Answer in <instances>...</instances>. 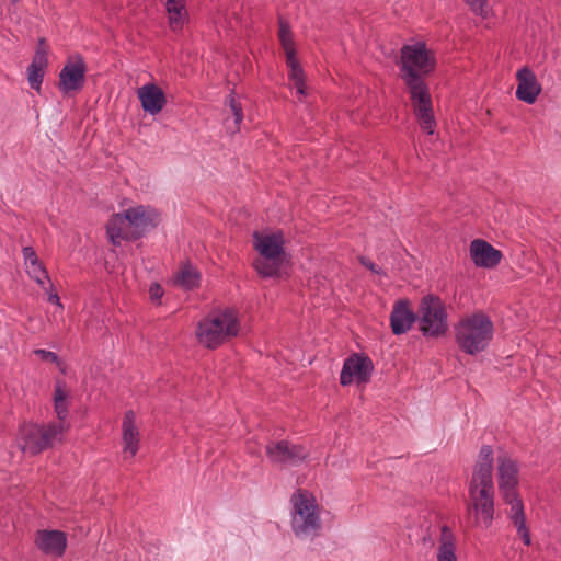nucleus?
<instances>
[{
    "label": "nucleus",
    "instance_id": "f257e3e1",
    "mask_svg": "<svg viewBox=\"0 0 561 561\" xmlns=\"http://www.w3.org/2000/svg\"><path fill=\"white\" fill-rule=\"evenodd\" d=\"M493 449L483 445L480 449L469 485L467 520L472 526L489 527L494 515Z\"/></svg>",
    "mask_w": 561,
    "mask_h": 561
},
{
    "label": "nucleus",
    "instance_id": "f03ea898",
    "mask_svg": "<svg viewBox=\"0 0 561 561\" xmlns=\"http://www.w3.org/2000/svg\"><path fill=\"white\" fill-rule=\"evenodd\" d=\"M499 490L506 504L511 505L508 517L517 529L526 546L531 543L530 534L526 526V516L522 500L518 499L516 486L518 484V469L512 459L499 457Z\"/></svg>",
    "mask_w": 561,
    "mask_h": 561
},
{
    "label": "nucleus",
    "instance_id": "7ed1b4c3",
    "mask_svg": "<svg viewBox=\"0 0 561 561\" xmlns=\"http://www.w3.org/2000/svg\"><path fill=\"white\" fill-rule=\"evenodd\" d=\"M493 335V322L483 311L463 316L455 325V341L459 350L468 355L484 352Z\"/></svg>",
    "mask_w": 561,
    "mask_h": 561
},
{
    "label": "nucleus",
    "instance_id": "20e7f679",
    "mask_svg": "<svg viewBox=\"0 0 561 561\" xmlns=\"http://www.w3.org/2000/svg\"><path fill=\"white\" fill-rule=\"evenodd\" d=\"M153 215V211L141 205L112 215L106 224V233L111 242L118 245L121 240L134 241L141 238L156 227Z\"/></svg>",
    "mask_w": 561,
    "mask_h": 561
},
{
    "label": "nucleus",
    "instance_id": "39448f33",
    "mask_svg": "<svg viewBox=\"0 0 561 561\" xmlns=\"http://www.w3.org/2000/svg\"><path fill=\"white\" fill-rule=\"evenodd\" d=\"M285 239L282 231L262 234L253 233V248L260 256L254 260L253 267L263 278L279 277L280 268L286 261Z\"/></svg>",
    "mask_w": 561,
    "mask_h": 561
},
{
    "label": "nucleus",
    "instance_id": "423d86ee",
    "mask_svg": "<svg viewBox=\"0 0 561 561\" xmlns=\"http://www.w3.org/2000/svg\"><path fill=\"white\" fill-rule=\"evenodd\" d=\"M240 324L238 312L233 308H226L203 319L197 327L198 341L208 348H216L225 341L237 336Z\"/></svg>",
    "mask_w": 561,
    "mask_h": 561
},
{
    "label": "nucleus",
    "instance_id": "0eeeda50",
    "mask_svg": "<svg viewBox=\"0 0 561 561\" xmlns=\"http://www.w3.org/2000/svg\"><path fill=\"white\" fill-rule=\"evenodd\" d=\"M293 504L291 527L296 536H314L321 529L318 505L306 490H297L290 499Z\"/></svg>",
    "mask_w": 561,
    "mask_h": 561
},
{
    "label": "nucleus",
    "instance_id": "6e6552de",
    "mask_svg": "<svg viewBox=\"0 0 561 561\" xmlns=\"http://www.w3.org/2000/svg\"><path fill=\"white\" fill-rule=\"evenodd\" d=\"M399 67L401 79H426L436 68V57L425 43L403 45Z\"/></svg>",
    "mask_w": 561,
    "mask_h": 561
},
{
    "label": "nucleus",
    "instance_id": "1a4fd4ad",
    "mask_svg": "<svg viewBox=\"0 0 561 561\" xmlns=\"http://www.w3.org/2000/svg\"><path fill=\"white\" fill-rule=\"evenodd\" d=\"M417 320L419 329L426 337H440L448 330L445 305L439 297L432 294L421 299Z\"/></svg>",
    "mask_w": 561,
    "mask_h": 561
},
{
    "label": "nucleus",
    "instance_id": "9d476101",
    "mask_svg": "<svg viewBox=\"0 0 561 561\" xmlns=\"http://www.w3.org/2000/svg\"><path fill=\"white\" fill-rule=\"evenodd\" d=\"M66 431L61 423H49L46 426L37 424H23L20 427V437L23 440L24 453L37 455L54 445L59 435Z\"/></svg>",
    "mask_w": 561,
    "mask_h": 561
},
{
    "label": "nucleus",
    "instance_id": "9b49d317",
    "mask_svg": "<svg viewBox=\"0 0 561 561\" xmlns=\"http://www.w3.org/2000/svg\"><path fill=\"white\" fill-rule=\"evenodd\" d=\"M411 96L414 114L421 128L427 134H434L436 121L432 107V98L425 79H402Z\"/></svg>",
    "mask_w": 561,
    "mask_h": 561
},
{
    "label": "nucleus",
    "instance_id": "f8f14e48",
    "mask_svg": "<svg viewBox=\"0 0 561 561\" xmlns=\"http://www.w3.org/2000/svg\"><path fill=\"white\" fill-rule=\"evenodd\" d=\"M87 64L80 55L70 57L58 76V89L64 95L80 92L85 84Z\"/></svg>",
    "mask_w": 561,
    "mask_h": 561
},
{
    "label": "nucleus",
    "instance_id": "ddd939ff",
    "mask_svg": "<svg viewBox=\"0 0 561 561\" xmlns=\"http://www.w3.org/2000/svg\"><path fill=\"white\" fill-rule=\"evenodd\" d=\"M308 455V450L302 445L288 440L271 442L266 446V456L270 461L280 467L298 466Z\"/></svg>",
    "mask_w": 561,
    "mask_h": 561
},
{
    "label": "nucleus",
    "instance_id": "4468645a",
    "mask_svg": "<svg viewBox=\"0 0 561 561\" xmlns=\"http://www.w3.org/2000/svg\"><path fill=\"white\" fill-rule=\"evenodd\" d=\"M374 365L368 356L353 354L347 357L343 364L340 375L342 386H348L354 380L359 383H367L370 380Z\"/></svg>",
    "mask_w": 561,
    "mask_h": 561
},
{
    "label": "nucleus",
    "instance_id": "2eb2a0df",
    "mask_svg": "<svg viewBox=\"0 0 561 561\" xmlns=\"http://www.w3.org/2000/svg\"><path fill=\"white\" fill-rule=\"evenodd\" d=\"M470 257L478 267L494 268L500 264L503 254L485 240L474 239L470 244Z\"/></svg>",
    "mask_w": 561,
    "mask_h": 561
},
{
    "label": "nucleus",
    "instance_id": "dca6fc26",
    "mask_svg": "<svg viewBox=\"0 0 561 561\" xmlns=\"http://www.w3.org/2000/svg\"><path fill=\"white\" fill-rule=\"evenodd\" d=\"M34 541L45 554L61 557L67 549V536L61 530H37Z\"/></svg>",
    "mask_w": 561,
    "mask_h": 561
},
{
    "label": "nucleus",
    "instance_id": "f3484780",
    "mask_svg": "<svg viewBox=\"0 0 561 561\" xmlns=\"http://www.w3.org/2000/svg\"><path fill=\"white\" fill-rule=\"evenodd\" d=\"M417 320V313L410 308L408 299H400L394 302L390 313V327L394 335L407 333Z\"/></svg>",
    "mask_w": 561,
    "mask_h": 561
},
{
    "label": "nucleus",
    "instance_id": "a211bd4d",
    "mask_svg": "<svg viewBox=\"0 0 561 561\" xmlns=\"http://www.w3.org/2000/svg\"><path fill=\"white\" fill-rule=\"evenodd\" d=\"M516 79L518 82L516 98L528 104L535 103L541 92V85L534 71L528 67H523L517 71Z\"/></svg>",
    "mask_w": 561,
    "mask_h": 561
},
{
    "label": "nucleus",
    "instance_id": "6ab92c4d",
    "mask_svg": "<svg viewBox=\"0 0 561 561\" xmlns=\"http://www.w3.org/2000/svg\"><path fill=\"white\" fill-rule=\"evenodd\" d=\"M137 96L142 110L151 115L159 114L167 104L165 93L154 83H148L138 88Z\"/></svg>",
    "mask_w": 561,
    "mask_h": 561
},
{
    "label": "nucleus",
    "instance_id": "aec40b11",
    "mask_svg": "<svg viewBox=\"0 0 561 561\" xmlns=\"http://www.w3.org/2000/svg\"><path fill=\"white\" fill-rule=\"evenodd\" d=\"M135 420L134 411L128 410L124 415L122 424L124 451L130 453L131 457L137 454L139 447V432L135 425Z\"/></svg>",
    "mask_w": 561,
    "mask_h": 561
},
{
    "label": "nucleus",
    "instance_id": "412c9836",
    "mask_svg": "<svg viewBox=\"0 0 561 561\" xmlns=\"http://www.w3.org/2000/svg\"><path fill=\"white\" fill-rule=\"evenodd\" d=\"M201 274L190 263L182 264L174 276V283L186 290H192L199 286Z\"/></svg>",
    "mask_w": 561,
    "mask_h": 561
},
{
    "label": "nucleus",
    "instance_id": "4be33fe9",
    "mask_svg": "<svg viewBox=\"0 0 561 561\" xmlns=\"http://www.w3.org/2000/svg\"><path fill=\"white\" fill-rule=\"evenodd\" d=\"M285 55L286 64L289 68V78L294 81L297 92L305 94L304 70L296 58V50H290Z\"/></svg>",
    "mask_w": 561,
    "mask_h": 561
},
{
    "label": "nucleus",
    "instance_id": "5701e85b",
    "mask_svg": "<svg viewBox=\"0 0 561 561\" xmlns=\"http://www.w3.org/2000/svg\"><path fill=\"white\" fill-rule=\"evenodd\" d=\"M167 11L169 13V23L172 31L178 32L182 30L186 20V10L182 0L167 3Z\"/></svg>",
    "mask_w": 561,
    "mask_h": 561
},
{
    "label": "nucleus",
    "instance_id": "b1692460",
    "mask_svg": "<svg viewBox=\"0 0 561 561\" xmlns=\"http://www.w3.org/2000/svg\"><path fill=\"white\" fill-rule=\"evenodd\" d=\"M278 26V39L285 50V54L290 50H296L289 23L285 19L279 18Z\"/></svg>",
    "mask_w": 561,
    "mask_h": 561
},
{
    "label": "nucleus",
    "instance_id": "393cba45",
    "mask_svg": "<svg viewBox=\"0 0 561 561\" xmlns=\"http://www.w3.org/2000/svg\"><path fill=\"white\" fill-rule=\"evenodd\" d=\"M48 51H49V47L46 43V39L44 37H41L38 39L37 48H36V51L33 56V59H32V62L30 64V66H35V68H41V69L46 70V68L48 66V58H47Z\"/></svg>",
    "mask_w": 561,
    "mask_h": 561
},
{
    "label": "nucleus",
    "instance_id": "a878e982",
    "mask_svg": "<svg viewBox=\"0 0 561 561\" xmlns=\"http://www.w3.org/2000/svg\"><path fill=\"white\" fill-rule=\"evenodd\" d=\"M226 106L229 108L233 116V127H229L233 133L239 130L240 124L243 119V110L241 103L231 93L226 101Z\"/></svg>",
    "mask_w": 561,
    "mask_h": 561
},
{
    "label": "nucleus",
    "instance_id": "bb28decb",
    "mask_svg": "<svg viewBox=\"0 0 561 561\" xmlns=\"http://www.w3.org/2000/svg\"><path fill=\"white\" fill-rule=\"evenodd\" d=\"M446 527L443 528V540L438 548V561H457L455 545L451 539L445 538Z\"/></svg>",
    "mask_w": 561,
    "mask_h": 561
},
{
    "label": "nucleus",
    "instance_id": "cd10ccee",
    "mask_svg": "<svg viewBox=\"0 0 561 561\" xmlns=\"http://www.w3.org/2000/svg\"><path fill=\"white\" fill-rule=\"evenodd\" d=\"M45 69L35 68V66L27 67V80L32 89L39 91L43 82Z\"/></svg>",
    "mask_w": 561,
    "mask_h": 561
},
{
    "label": "nucleus",
    "instance_id": "c85d7f7f",
    "mask_svg": "<svg viewBox=\"0 0 561 561\" xmlns=\"http://www.w3.org/2000/svg\"><path fill=\"white\" fill-rule=\"evenodd\" d=\"M26 272L38 284H44L45 279H49L48 273L41 262L36 263L35 266L27 265Z\"/></svg>",
    "mask_w": 561,
    "mask_h": 561
},
{
    "label": "nucleus",
    "instance_id": "c756f323",
    "mask_svg": "<svg viewBox=\"0 0 561 561\" xmlns=\"http://www.w3.org/2000/svg\"><path fill=\"white\" fill-rule=\"evenodd\" d=\"M68 392L66 391V383L62 380H57L54 390V403L66 401Z\"/></svg>",
    "mask_w": 561,
    "mask_h": 561
},
{
    "label": "nucleus",
    "instance_id": "7c9ffc66",
    "mask_svg": "<svg viewBox=\"0 0 561 561\" xmlns=\"http://www.w3.org/2000/svg\"><path fill=\"white\" fill-rule=\"evenodd\" d=\"M34 354L37 355L44 362H50V363H55L57 364L58 366L60 365V360H59V357L56 353L54 352H50V351H46V350H42V348H38V350H35L34 351Z\"/></svg>",
    "mask_w": 561,
    "mask_h": 561
},
{
    "label": "nucleus",
    "instance_id": "2f4dec72",
    "mask_svg": "<svg viewBox=\"0 0 561 561\" xmlns=\"http://www.w3.org/2000/svg\"><path fill=\"white\" fill-rule=\"evenodd\" d=\"M25 265H34L39 263L38 256L32 247H24L22 250Z\"/></svg>",
    "mask_w": 561,
    "mask_h": 561
},
{
    "label": "nucleus",
    "instance_id": "473e14b6",
    "mask_svg": "<svg viewBox=\"0 0 561 561\" xmlns=\"http://www.w3.org/2000/svg\"><path fill=\"white\" fill-rule=\"evenodd\" d=\"M54 405H55V412H56L57 417L59 420L58 423H61L65 426L64 421L68 416V403H67V400L62 401V402L54 403Z\"/></svg>",
    "mask_w": 561,
    "mask_h": 561
},
{
    "label": "nucleus",
    "instance_id": "72a5a7b5",
    "mask_svg": "<svg viewBox=\"0 0 561 561\" xmlns=\"http://www.w3.org/2000/svg\"><path fill=\"white\" fill-rule=\"evenodd\" d=\"M471 10L478 15H484L485 0H465Z\"/></svg>",
    "mask_w": 561,
    "mask_h": 561
},
{
    "label": "nucleus",
    "instance_id": "f704fd0d",
    "mask_svg": "<svg viewBox=\"0 0 561 561\" xmlns=\"http://www.w3.org/2000/svg\"><path fill=\"white\" fill-rule=\"evenodd\" d=\"M149 295H150V299L152 301H160V299L163 296V288H162V286L160 284H158V283L151 284L150 288H149Z\"/></svg>",
    "mask_w": 561,
    "mask_h": 561
},
{
    "label": "nucleus",
    "instance_id": "c9c22d12",
    "mask_svg": "<svg viewBox=\"0 0 561 561\" xmlns=\"http://www.w3.org/2000/svg\"><path fill=\"white\" fill-rule=\"evenodd\" d=\"M359 262L363 266H365L373 273L378 274V275L382 274V270L380 267H378L375 263H373L369 259H367L365 256H359Z\"/></svg>",
    "mask_w": 561,
    "mask_h": 561
},
{
    "label": "nucleus",
    "instance_id": "e433bc0d",
    "mask_svg": "<svg viewBox=\"0 0 561 561\" xmlns=\"http://www.w3.org/2000/svg\"><path fill=\"white\" fill-rule=\"evenodd\" d=\"M59 300H60L59 296L56 293L49 294V296H48L49 302L60 305Z\"/></svg>",
    "mask_w": 561,
    "mask_h": 561
},
{
    "label": "nucleus",
    "instance_id": "4c0bfd02",
    "mask_svg": "<svg viewBox=\"0 0 561 561\" xmlns=\"http://www.w3.org/2000/svg\"><path fill=\"white\" fill-rule=\"evenodd\" d=\"M11 2H12V3H16V2H18V0H11Z\"/></svg>",
    "mask_w": 561,
    "mask_h": 561
}]
</instances>
